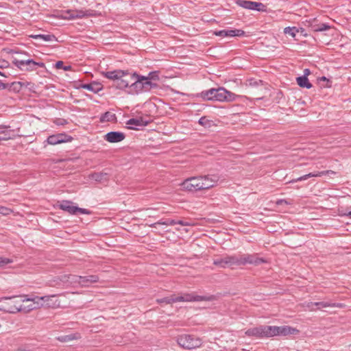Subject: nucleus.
I'll list each match as a JSON object with an SVG mask.
<instances>
[{
	"label": "nucleus",
	"mask_w": 351,
	"mask_h": 351,
	"mask_svg": "<svg viewBox=\"0 0 351 351\" xmlns=\"http://www.w3.org/2000/svg\"><path fill=\"white\" fill-rule=\"evenodd\" d=\"M299 332L296 328L289 326H259L247 329L245 334L247 337L257 339L269 338L275 336H287Z\"/></svg>",
	"instance_id": "nucleus-1"
},
{
	"label": "nucleus",
	"mask_w": 351,
	"mask_h": 351,
	"mask_svg": "<svg viewBox=\"0 0 351 351\" xmlns=\"http://www.w3.org/2000/svg\"><path fill=\"white\" fill-rule=\"evenodd\" d=\"M31 301H35V299L28 298L27 295L2 298L0 299V310L10 313L25 311L27 308L23 305V303Z\"/></svg>",
	"instance_id": "nucleus-2"
},
{
	"label": "nucleus",
	"mask_w": 351,
	"mask_h": 351,
	"mask_svg": "<svg viewBox=\"0 0 351 351\" xmlns=\"http://www.w3.org/2000/svg\"><path fill=\"white\" fill-rule=\"evenodd\" d=\"M217 180L210 177H189L182 182L184 190L194 192L199 190L208 189L215 186Z\"/></svg>",
	"instance_id": "nucleus-3"
},
{
	"label": "nucleus",
	"mask_w": 351,
	"mask_h": 351,
	"mask_svg": "<svg viewBox=\"0 0 351 351\" xmlns=\"http://www.w3.org/2000/svg\"><path fill=\"white\" fill-rule=\"evenodd\" d=\"M158 85L153 82L146 80L144 75L136 73L134 81L130 84L129 94L139 95L149 92L153 88H158Z\"/></svg>",
	"instance_id": "nucleus-4"
},
{
	"label": "nucleus",
	"mask_w": 351,
	"mask_h": 351,
	"mask_svg": "<svg viewBox=\"0 0 351 351\" xmlns=\"http://www.w3.org/2000/svg\"><path fill=\"white\" fill-rule=\"evenodd\" d=\"M62 295L63 293L58 295H45L41 297L36 296L34 298H31L32 299H35V301H32L34 304L29 305L27 307V311L33 310L40 306H46L47 308H59L60 307V301L56 298L58 295Z\"/></svg>",
	"instance_id": "nucleus-5"
},
{
	"label": "nucleus",
	"mask_w": 351,
	"mask_h": 351,
	"mask_svg": "<svg viewBox=\"0 0 351 351\" xmlns=\"http://www.w3.org/2000/svg\"><path fill=\"white\" fill-rule=\"evenodd\" d=\"M178 343L180 346L187 349H195L201 346L202 341L191 335H182L178 339Z\"/></svg>",
	"instance_id": "nucleus-6"
},
{
	"label": "nucleus",
	"mask_w": 351,
	"mask_h": 351,
	"mask_svg": "<svg viewBox=\"0 0 351 351\" xmlns=\"http://www.w3.org/2000/svg\"><path fill=\"white\" fill-rule=\"evenodd\" d=\"M136 72L130 73L128 70H125L124 76L119 78L116 84L112 86L119 90H125L127 88L130 89V84L134 81Z\"/></svg>",
	"instance_id": "nucleus-7"
},
{
	"label": "nucleus",
	"mask_w": 351,
	"mask_h": 351,
	"mask_svg": "<svg viewBox=\"0 0 351 351\" xmlns=\"http://www.w3.org/2000/svg\"><path fill=\"white\" fill-rule=\"evenodd\" d=\"M240 95H237L223 87H219L216 88L215 101L220 102H232L240 97Z\"/></svg>",
	"instance_id": "nucleus-8"
},
{
	"label": "nucleus",
	"mask_w": 351,
	"mask_h": 351,
	"mask_svg": "<svg viewBox=\"0 0 351 351\" xmlns=\"http://www.w3.org/2000/svg\"><path fill=\"white\" fill-rule=\"evenodd\" d=\"M240 264L241 265H245L247 264L258 265L262 263H266V260L263 258H259L257 254H244L240 255Z\"/></svg>",
	"instance_id": "nucleus-9"
},
{
	"label": "nucleus",
	"mask_w": 351,
	"mask_h": 351,
	"mask_svg": "<svg viewBox=\"0 0 351 351\" xmlns=\"http://www.w3.org/2000/svg\"><path fill=\"white\" fill-rule=\"evenodd\" d=\"M236 4L241 8L259 12L265 11L266 5L261 2L252 1L247 0H237Z\"/></svg>",
	"instance_id": "nucleus-10"
},
{
	"label": "nucleus",
	"mask_w": 351,
	"mask_h": 351,
	"mask_svg": "<svg viewBox=\"0 0 351 351\" xmlns=\"http://www.w3.org/2000/svg\"><path fill=\"white\" fill-rule=\"evenodd\" d=\"M210 297L198 295L194 293H186L180 296H176V301L178 302H201V301H210Z\"/></svg>",
	"instance_id": "nucleus-11"
},
{
	"label": "nucleus",
	"mask_w": 351,
	"mask_h": 351,
	"mask_svg": "<svg viewBox=\"0 0 351 351\" xmlns=\"http://www.w3.org/2000/svg\"><path fill=\"white\" fill-rule=\"evenodd\" d=\"M73 138L66 133H58L50 135L46 140L49 145H58L63 143L71 142Z\"/></svg>",
	"instance_id": "nucleus-12"
},
{
	"label": "nucleus",
	"mask_w": 351,
	"mask_h": 351,
	"mask_svg": "<svg viewBox=\"0 0 351 351\" xmlns=\"http://www.w3.org/2000/svg\"><path fill=\"white\" fill-rule=\"evenodd\" d=\"M69 278L71 279V282H77L84 287L88 286L90 284L96 282L99 280L98 276L95 275L86 276H70Z\"/></svg>",
	"instance_id": "nucleus-13"
},
{
	"label": "nucleus",
	"mask_w": 351,
	"mask_h": 351,
	"mask_svg": "<svg viewBox=\"0 0 351 351\" xmlns=\"http://www.w3.org/2000/svg\"><path fill=\"white\" fill-rule=\"evenodd\" d=\"M213 34L217 36L221 37H234V36H243L245 35V32L242 29H221L218 31H215L213 32Z\"/></svg>",
	"instance_id": "nucleus-14"
},
{
	"label": "nucleus",
	"mask_w": 351,
	"mask_h": 351,
	"mask_svg": "<svg viewBox=\"0 0 351 351\" xmlns=\"http://www.w3.org/2000/svg\"><path fill=\"white\" fill-rule=\"evenodd\" d=\"M12 64L16 66L20 70H23V66L25 64H33L36 66H38L40 68H45V64L43 62H36L33 59H27V60H19L16 58H14L12 60Z\"/></svg>",
	"instance_id": "nucleus-15"
},
{
	"label": "nucleus",
	"mask_w": 351,
	"mask_h": 351,
	"mask_svg": "<svg viewBox=\"0 0 351 351\" xmlns=\"http://www.w3.org/2000/svg\"><path fill=\"white\" fill-rule=\"evenodd\" d=\"M125 138V134L122 132L119 131L109 132L106 133L104 136L105 141L111 143H119L124 140Z\"/></svg>",
	"instance_id": "nucleus-16"
},
{
	"label": "nucleus",
	"mask_w": 351,
	"mask_h": 351,
	"mask_svg": "<svg viewBox=\"0 0 351 351\" xmlns=\"http://www.w3.org/2000/svg\"><path fill=\"white\" fill-rule=\"evenodd\" d=\"M149 123V121L145 119L143 117H140L138 118H132L127 121L126 124L130 125L129 128L131 130H138V127L146 126Z\"/></svg>",
	"instance_id": "nucleus-17"
},
{
	"label": "nucleus",
	"mask_w": 351,
	"mask_h": 351,
	"mask_svg": "<svg viewBox=\"0 0 351 351\" xmlns=\"http://www.w3.org/2000/svg\"><path fill=\"white\" fill-rule=\"evenodd\" d=\"M125 71V70L116 69L114 71L102 72L101 74L106 78L112 80L113 84H116L117 81L119 80L120 77L124 76Z\"/></svg>",
	"instance_id": "nucleus-18"
},
{
	"label": "nucleus",
	"mask_w": 351,
	"mask_h": 351,
	"mask_svg": "<svg viewBox=\"0 0 351 351\" xmlns=\"http://www.w3.org/2000/svg\"><path fill=\"white\" fill-rule=\"evenodd\" d=\"M10 127L5 125L0 126V141H6L11 138H14L16 135L14 134V131L9 130Z\"/></svg>",
	"instance_id": "nucleus-19"
},
{
	"label": "nucleus",
	"mask_w": 351,
	"mask_h": 351,
	"mask_svg": "<svg viewBox=\"0 0 351 351\" xmlns=\"http://www.w3.org/2000/svg\"><path fill=\"white\" fill-rule=\"evenodd\" d=\"M59 207L62 210L68 212L71 215H76L77 206L73 205L71 201L64 200L60 203Z\"/></svg>",
	"instance_id": "nucleus-20"
},
{
	"label": "nucleus",
	"mask_w": 351,
	"mask_h": 351,
	"mask_svg": "<svg viewBox=\"0 0 351 351\" xmlns=\"http://www.w3.org/2000/svg\"><path fill=\"white\" fill-rule=\"evenodd\" d=\"M216 88H212L203 90L197 95L204 101H215Z\"/></svg>",
	"instance_id": "nucleus-21"
},
{
	"label": "nucleus",
	"mask_w": 351,
	"mask_h": 351,
	"mask_svg": "<svg viewBox=\"0 0 351 351\" xmlns=\"http://www.w3.org/2000/svg\"><path fill=\"white\" fill-rule=\"evenodd\" d=\"M81 87L94 93H97L103 89V85L97 82H93L89 84H83L81 85Z\"/></svg>",
	"instance_id": "nucleus-22"
},
{
	"label": "nucleus",
	"mask_w": 351,
	"mask_h": 351,
	"mask_svg": "<svg viewBox=\"0 0 351 351\" xmlns=\"http://www.w3.org/2000/svg\"><path fill=\"white\" fill-rule=\"evenodd\" d=\"M309 27L314 32H323L330 29V26L327 23L317 24L315 20L310 23Z\"/></svg>",
	"instance_id": "nucleus-23"
},
{
	"label": "nucleus",
	"mask_w": 351,
	"mask_h": 351,
	"mask_svg": "<svg viewBox=\"0 0 351 351\" xmlns=\"http://www.w3.org/2000/svg\"><path fill=\"white\" fill-rule=\"evenodd\" d=\"M29 38L38 40L41 39L45 42L57 41V38L53 34H31L29 36Z\"/></svg>",
	"instance_id": "nucleus-24"
},
{
	"label": "nucleus",
	"mask_w": 351,
	"mask_h": 351,
	"mask_svg": "<svg viewBox=\"0 0 351 351\" xmlns=\"http://www.w3.org/2000/svg\"><path fill=\"white\" fill-rule=\"evenodd\" d=\"M296 82L298 86L301 88H306L309 89L313 86L312 84L309 82L308 77H306L305 75L298 77L296 78Z\"/></svg>",
	"instance_id": "nucleus-25"
},
{
	"label": "nucleus",
	"mask_w": 351,
	"mask_h": 351,
	"mask_svg": "<svg viewBox=\"0 0 351 351\" xmlns=\"http://www.w3.org/2000/svg\"><path fill=\"white\" fill-rule=\"evenodd\" d=\"M6 89H8L10 91H13L14 93H19L21 90L23 83L21 82H14L12 83L5 84Z\"/></svg>",
	"instance_id": "nucleus-26"
},
{
	"label": "nucleus",
	"mask_w": 351,
	"mask_h": 351,
	"mask_svg": "<svg viewBox=\"0 0 351 351\" xmlns=\"http://www.w3.org/2000/svg\"><path fill=\"white\" fill-rule=\"evenodd\" d=\"M117 120L116 114L110 112H106L100 117L101 122H112Z\"/></svg>",
	"instance_id": "nucleus-27"
},
{
	"label": "nucleus",
	"mask_w": 351,
	"mask_h": 351,
	"mask_svg": "<svg viewBox=\"0 0 351 351\" xmlns=\"http://www.w3.org/2000/svg\"><path fill=\"white\" fill-rule=\"evenodd\" d=\"M228 267H232L234 265L240 266V255H233V256H226Z\"/></svg>",
	"instance_id": "nucleus-28"
},
{
	"label": "nucleus",
	"mask_w": 351,
	"mask_h": 351,
	"mask_svg": "<svg viewBox=\"0 0 351 351\" xmlns=\"http://www.w3.org/2000/svg\"><path fill=\"white\" fill-rule=\"evenodd\" d=\"M213 264L221 268H226L228 267L227 256H226L224 257L215 258L213 261Z\"/></svg>",
	"instance_id": "nucleus-29"
},
{
	"label": "nucleus",
	"mask_w": 351,
	"mask_h": 351,
	"mask_svg": "<svg viewBox=\"0 0 351 351\" xmlns=\"http://www.w3.org/2000/svg\"><path fill=\"white\" fill-rule=\"evenodd\" d=\"M315 306H317L318 308H326V307H341V304L332 303L328 302H315Z\"/></svg>",
	"instance_id": "nucleus-30"
},
{
	"label": "nucleus",
	"mask_w": 351,
	"mask_h": 351,
	"mask_svg": "<svg viewBox=\"0 0 351 351\" xmlns=\"http://www.w3.org/2000/svg\"><path fill=\"white\" fill-rule=\"evenodd\" d=\"M198 123L206 128H209L213 125V121L208 119L206 116L202 117L198 120Z\"/></svg>",
	"instance_id": "nucleus-31"
},
{
	"label": "nucleus",
	"mask_w": 351,
	"mask_h": 351,
	"mask_svg": "<svg viewBox=\"0 0 351 351\" xmlns=\"http://www.w3.org/2000/svg\"><path fill=\"white\" fill-rule=\"evenodd\" d=\"M157 225L173 226L176 225V220L169 219L164 221L160 220L158 222L151 224L150 227L156 228Z\"/></svg>",
	"instance_id": "nucleus-32"
},
{
	"label": "nucleus",
	"mask_w": 351,
	"mask_h": 351,
	"mask_svg": "<svg viewBox=\"0 0 351 351\" xmlns=\"http://www.w3.org/2000/svg\"><path fill=\"white\" fill-rule=\"evenodd\" d=\"M145 78L146 79V80H148V81H151V82H153V81H158L159 80V71H151L148 73V75L147 76H145Z\"/></svg>",
	"instance_id": "nucleus-33"
},
{
	"label": "nucleus",
	"mask_w": 351,
	"mask_h": 351,
	"mask_svg": "<svg viewBox=\"0 0 351 351\" xmlns=\"http://www.w3.org/2000/svg\"><path fill=\"white\" fill-rule=\"evenodd\" d=\"M299 32L298 29L295 27H287L284 29V33L289 34L292 37H295L296 34Z\"/></svg>",
	"instance_id": "nucleus-34"
},
{
	"label": "nucleus",
	"mask_w": 351,
	"mask_h": 351,
	"mask_svg": "<svg viewBox=\"0 0 351 351\" xmlns=\"http://www.w3.org/2000/svg\"><path fill=\"white\" fill-rule=\"evenodd\" d=\"M176 296H171V297H165L161 299H158V303H165V304H171L176 302Z\"/></svg>",
	"instance_id": "nucleus-35"
},
{
	"label": "nucleus",
	"mask_w": 351,
	"mask_h": 351,
	"mask_svg": "<svg viewBox=\"0 0 351 351\" xmlns=\"http://www.w3.org/2000/svg\"><path fill=\"white\" fill-rule=\"evenodd\" d=\"M84 10H75V14H71L68 19H82L84 17Z\"/></svg>",
	"instance_id": "nucleus-36"
},
{
	"label": "nucleus",
	"mask_w": 351,
	"mask_h": 351,
	"mask_svg": "<svg viewBox=\"0 0 351 351\" xmlns=\"http://www.w3.org/2000/svg\"><path fill=\"white\" fill-rule=\"evenodd\" d=\"M55 67L57 69H63L64 71H69L71 69V66H64V62L61 60L57 61L55 64Z\"/></svg>",
	"instance_id": "nucleus-37"
},
{
	"label": "nucleus",
	"mask_w": 351,
	"mask_h": 351,
	"mask_svg": "<svg viewBox=\"0 0 351 351\" xmlns=\"http://www.w3.org/2000/svg\"><path fill=\"white\" fill-rule=\"evenodd\" d=\"M12 263V259L0 256V267L5 266Z\"/></svg>",
	"instance_id": "nucleus-38"
},
{
	"label": "nucleus",
	"mask_w": 351,
	"mask_h": 351,
	"mask_svg": "<svg viewBox=\"0 0 351 351\" xmlns=\"http://www.w3.org/2000/svg\"><path fill=\"white\" fill-rule=\"evenodd\" d=\"M317 80L319 82L323 81V82H326V84L323 86L324 87L330 88L332 86V81H330V80L326 78L325 76H322L321 77H319L317 79Z\"/></svg>",
	"instance_id": "nucleus-39"
},
{
	"label": "nucleus",
	"mask_w": 351,
	"mask_h": 351,
	"mask_svg": "<svg viewBox=\"0 0 351 351\" xmlns=\"http://www.w3.org/2000/svg\"><path fill=\"white\" fill-rule=\"evenodd\" d=\"M179 224L184 226H191L193 225L191 222L186 220H176V225Z\"/></svg>",
	"instance_id": "nucleus-40"
},
{
	"label": "nucleus",
	"mask_w": 351,
	"mask_h": 351,
	"mask_svg": "<svg viewBox=\"0 0 351 351\" xmlns=\"http://www.w3.org/2000/svg\"><path fill=\"white\" fill-rule=\"evenodd\" d=\"M12 212L11 209L0 206V214L3 215H8Z\"/></svg>",
	"instance_id": "nucleus-41"
},
{
	"label": "nucleus",
	"mask_w": 351,
	"mask_h": 351,
	"mask_svg": "<svg viewBox=\"0 0 351 351\" xmlns=\"http://www.w3.org/2000/svg\"><path fill=\"white\" fill-rule=\"evenodd\" d=\"M248 83H249V85L251 86H258L260 84H262V81L261 80H256L255 79H250L248 80Z\"/></svg>",
	"instance_id": "nucleus-42"
},
{
	"label": "nucleus",
	"mask_w": 351,
	"mask_h": 351,
	"mask_svg": "<svg viewBox=\"0 0 351 351\" xmlns=\"http://www.w3.org/2000/svg\"><path fill=\"white\" fill-rule=\"evenodd\" d=\"M36 70V66L35 65H33V64H25V66H23V71H34Z\"/></svg>",
	"instance_id": "nucleus-43"
},
{
	"label": "nucleus",
	"mask_w": 351,
	"mask_h": 351,
	"mask_svg": "<svg viewBox=\"0 0 351 351\" xmlns=\"http://www.w3.org/2000/svg\"><path fill=\"white\" fill-rule=\"evenodd\" d=\"M67 338H69V341H72L74 339H77L80 337V334L78 333H73L70 335H66Z\"/></svg>",
	"instance_id": "nucleus-44"
},
{
	"label": "nucleus",
	"mask_w": 351,
	"mask_h": 351,
	"mask_svg": "<svg viewBox=\"0 0 351 351\" xmlns=\"http://www.w3.org/2000/svg\"><path fill=\"white\" fill-rule=\"evenodd\" d=\"M89 214L90 211L85 208H79L77 206L76 214Z\"/></svg>",
	"instance_id": "nucleus-45"
},
{
	"label": "nucleus",
	"mask_w": 351,
	"mask_h": 351,
	"mask_svg": "<svg viewBox=\"0 0 351 351\" xmlns=\"http://www.w3.org/2000/svg\"><path fill=\"white\" fill-rule=\"evenodd\" d=\"M67 123H68L67 121L64 119H58L55 121V123L58 125H64L67 124Z\"/></svg>",
	"instance_id": "nucleus-46"
},
{
	"label": "nucleus",
	"mask_w": 351,
	"mask_h": 351,
	"mask_svg": "<svg viewBox=\"0 0 351 351\" xmlns=\"http://www.w3.org/2000/svg\"><path fill=\"white\" fill-rule=\"evenodd\" d=\"M276 204V205H283V204L288 205V204H291V202H288L286 199H281L277 200Z\"/></svg>",
	"instance_id": "nucleus-47"
},
{
	"label": "nucleus",
	"mask_w": 351,
	"mask_h": 351,
	"mask_svg": "<svg viewBox=\"0 0 351 351\" xmlns=\"http://www.w3.org/2000/svg\"><path fill=\"white\" fill-rule=\"evenodd\" d=\"M94 10H84V17L85 16H94Z\"/></svg>",
	"instance_id": "nucleus-48"
},
{
	"label": "nucleus",
	"mask_w": 351,
	"mask_h": 351,
	"mask_svg": "<svg viewBox=\"0 0 351 351\" xmlns=\"http://www.w3.org/2000/svg\"><path fill=\"white\" fill-rule=\"evenodd\" d=\"M57 339L58 341H62V342L70 341L69 338H67L66 335H62V336L58 337Z\"/></svg>",
	"instance_id": "nucleus-49"
},
{
	"label": "nucleus",
	"mask_w": 351,
	"mask_h": 351,
	"mask_svg": "<svg viewBox=\"0 0 351 351\" xmlns=\"http://www.w3.org/2000/svg\"><path fill=\"white\" fill-rule=\"evenodd\" d=\"M8 66H9V62L8 61H5L4 60L1 61V64H0L1 69L7 68Z\"/></svg>",
	"instance_id": "nucleus-50"
},
{
	"label": "nucleus",
	"mask_w": 351,
	"mask_h": 351,
	"mask_svg": "<svg viewBox=\"0 0 351 351\" xmlns=\"http://www.w3.org/2000/svg\"><path fill=\"white\" fill-rule=\"evenodd\" d=\"M313 306H315V302H307L306 304V307H307L311 311H313L314 310Z\"/></svg>",
	"instance_id": "nucleus-51"
},
{
	"label": "nucleus",
	"mask_w": 351,
	"mask_h": 351,
	"mask_svg": "<svg viewBox=\"0 0 351 351\" xmlns=\"http://www.w3.org/2000/svg\"><path fill=\"white\" fill-rule=\"evenodd\" d=\"M307 178L308 177H298L296 180H290V181H288L287 182L291 183V182H294L296 181H300V180H306Z\"/></svg>",
	"instance_id": "nucleus-52"
},
{
	"label": "nucleus",
	"mask_w": 351,
	"mask_h": 351,
	"mask_svg": "<svg viewBox=\"0 0 351 351\" xmlns=\"http://www.w3.org/2000/svg\"><path fill=\"white\" fill-rule=\"evenodd\" d=\"M325 171L320 172L319 173H308L307 174H305L304 176H323L324 174Z\"/></svg>",
	"instance_id": "nucleus-53"
},
{
	"label": "nucleus",
	"mask_w": 351,
	"mask_h": 351,
	"mask_svg": "<svg viewBox=\"0 0 351 351\" xmlns=\"http://www.w3.org/2000/svg\"><path fill=\"white\" fill-rule=\"evenodd\" d=\"M311 73V71H310V69H305L304 70V75H305L306 77H308V75H309Z\"/></svg>",
	"instance_id": "nucleus-54"
},
{
	"label": "nucleus",
	"mask_w": 351,
	"mask_h": 351,
	"mask_svg": "<svg viewBox=\"0 0 351 351\" xmlns=\"http://www.w3.org/2000/svg\"><path fill=\"white\" fill-rule=\"evenodd\" d=\"M0 89H6L5 84L3 83L1 80H0Z\"/></svg>",
	"instance_id": "nucleus-55"
},
{
	"label": "nucleus",
	"mask_w": 351,
	"mask_h": 351,
	"mask_svg": "<svg viewBox=\"0 0 351 351\" xmlns=\"http://www.w3.org/2000/svg\"><path fill=\"white\" fill-rule=\"evenodd\" d=\"M106 175H107V173H99L98 174L97 173H93L90 176H106Z\"/></svg>",
	"instance_id": "nucleus-56"
},
{
	"label": "nucleus",
	"mask_w": 351,
	"mask_h": 351,
	"mask_svg": "<svg viewBox=\"0 0 351 351\" xmlns=\"http://www.w3.org/2000/svg\"><path fill=\"white\" fill-rule=\"evenodd\" d=\"M344 215L348 216L351 219V211L348 212V213H345Z\"/></svg>",
	"instance_id": "nucleus-57"
},
{
	"label": "nucleus",
	"mask_w": 351,
	"mask_h": 351,
	"mask_svg": "<svg viewBox=\"0 0 351 351\" xmlns=\"http://www.w3.org/2000/svg\"><path fill=\"white\" fill-rule=\"evenodd\" d=\"M0 75L5 77V75L1 71H0Z\"/></svg>",
	"instance_id": "nucleus-58"
},
{
	"label": "nucleus",
	"mask_w": 351,
	"mask_h": 351,
	"mask_svg": "<svg viewBox=\"0 0 351 351\" xmlns=\"http://www.w3.org/2000/svg\"><path fill=\"white\" fill-rule=\"evenodd\" d=\"M17 351H26V350H22L21 348H19V349L17 350Z\"/></svg>",
	"instance_id": "nucleus-59"
},
{
	"label": "nucleus",
	"mask_w": 351,
	"mask_h": 351,
	"mask_svg": "<svg viewBox=\"0 0 351 351\" xmlns=\"http://www.w3.org/2000/svg\"><path fill=\"white\" fill-rule=\"evenodd\" d=\"M99 178H100V180L95 179V181H99V182H100V181H101V178H102V177H99Z\"/></svg>",
	"instance_id": "nucleus-60"
},
{
	"label": "nucleus",
	"mask_w": 351,
	"mask_h": 351,
	"mask_svg": "<svg viewBox=\"0 0 351 351\" xmlns=\"http://www.w3.org/2000/svg\"><path fill=\"white\" fill-rule=\"evenodd\" d=\"M15 53H19L18 51H13Z\"/></svg>",
	"instance_id": "nucleus-61"
}]
</instances>
